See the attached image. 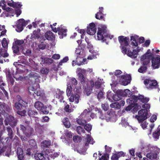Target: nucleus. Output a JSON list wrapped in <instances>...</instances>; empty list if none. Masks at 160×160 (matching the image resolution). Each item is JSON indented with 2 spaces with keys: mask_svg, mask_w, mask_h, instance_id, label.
Listing matches in <instances>:
<instances>
[{
  "mask_svg": "<svg viewBox=\"0 0 160 160\" xmlns=\"http://www.w3.org/2000/svg\"><path fill=\"white\" fill-rule=\"evenodd\" d=\"M64 92L63 91H59L58 93H57L56 98L60 99L61 102L63 99V97L62 96Z\"/></svg>",
  "mask_w": 160,
  "mask_h": 160,
  "instance_id": "32",
  "label": "nucleus"
},
{
  "mask_svg": "<svg viewBox=\"0 0 160 160\" xmlns=\"http://www.w3.org/2000/svg\"><path fill=\"white\" fill-rule=\"evenodd\" d=\"M70 81L71 83L70 85H71L73 88L75 87L78 84V81L75 78H72L70 79Z\"/></svg>",
  "mask_w": 160,
  "mask_h": 160,
  "instance_id": "31",
  "label": "nucleus"
},
{
  "mask_svg": "<svg viewBox=\"0 0 160 160\" xmlns=\"http://www.w3.org/2000/svg\"><path fill=\"white\" fill-rule=\"evenodd\" d=\"M29 76L30 77L33 78H34L35 80L40 78V76L38 74L36 73H30L29 74Z\"/></svg>",
  "mask_w": 160,
  "mask_h": 160,
  "instance_id": "39",
  "label": "nucleus"
},
{
  "mask_svg": "<svg viewBox=\"0 0 160 160\" xmlns=\"http://www.w3.org/2000/svg\"><path fill=\"white\" fill-rule=\"evenodd\" d=\"M47 109V107L43 105L40 111L44 114H48L49 113V111Z\"/></svg>",
  "mask_w": 160,
  "mask_h": 160,
  "instance_id": "45",
  "label": "nucleus"
},
{
  "mask_svg": "<svg viewBox=\"0 0 160 160\" xmlns=\"http://www.w3.org/2000/svg\"><path fill=\"white\" fill-rule=\"evenodd\" d=\"M137 96L133 95L132 97L127 99V102L131 105H133L136 104L135 103L137 102Z\"/></svg>",
  "mask_w": 160,
  "mask_h": 160,
  "instance_id": "19",
  "label": "nucleus"
},
{
  "mask_svg": "<svg viewBox=\"0 0 160 160\" xmlns=\"http://www.w3.org/2000/svg\"><path fill=\"white\" fill-rule=\"evenodd\" d=\"M119 158L118 154L117 153H113L111 157L112 160H118Z\"/></svg>",
  "mask_w": 160,
  "mask_h": 160,
  "instance_id": "58",
  "label": "nucleus"
},
{
  "mask_svg": "<svg viewBox=\"0 0 160 160\" xmlns=\"http://www.w3.org/2000/svg\"><path fill=\"white\" fill-rule=\"evenodd\" d=\"M29 145L32 149L34 151H37L38 146L36 141L34 139H31L28 141Z\"/></svg>",
  "mask_w": 160,
  "mask_h": 160,
  "instance_id": "17",
  "label": "nucleus"
},
{
  "mask_svg": "<svg viewBox=\"0 0 160 160\" xmlns=\"http://www.w3.org/2000/svg\"><path fill=\"white\" fill-rule=\"evenodd\" d=\"M46 39L48 40L52 41L55 40V36L53 33L51 31L47 32L44 34Z\"/></svg>",
  "mask_w": 160,
  "mask_h": 160,
  "instance_id": "15",
  "label": "nucleus"
},
{
  "mask_svg": "<svg viewBox=\"0 0 160 160\" xmlns=\"http://www.w3.org/2000/svg\"><path fill=\"white\" fill-rule=\"evenodd\" d=\"M12 49L14 53L17 54L19 51V48L17 45H13L12 47Z\"/></svg>",
  "mask_w": 160,
  "mask_h": 160,
  "instance_id": "43",
  "label": "nucleus"
},
{
  "mask_svg": "<svg viewBox=\"0 0 160 160\" xmlns=\"http://www.w3.org/2000/svg\"><path fill=\"white\" fill-rule=\"evenodd\" d=\"M51 145L50 140H44L41 142V146L44 148H49Z\"/></svg>",
  "mask_w": 160,
  "mask_h": 160,
  "instance_id": "29",
  "label": "nucleus"
},
{
  "mask_svg": "<svg viewBox=\"0 0 160 160\" xmlns=\"http://www.w3.org/2000/svg\"><path fill=\"white\" fill-rule=\"evenodd\" d=\"M35 94L38 97H40L42 95L44 94V92L40 90H38L36 92H34Z\"/></svg>",
  "mask_w": 160,
  "mask_h": 160,
  "instance_id": "62",
  "label": "nucleus"
},
{
  "mask_svg": "<svg viewBox=\"0 0 160 160\" xmlns=\"http://www.w3.org/2000/svg\"><path fill=\"white\" fill-rule=\"evenodd\" d=\"M92 88L89 87H88V89L86 88H85V90L87 91V94L88 96L91 93L92 90Z\"/></svg>",
  "mask_w": 160,
  "mask_h": 160,
  "instance_id": "55",
  "label": "nucleus"
},
{
  "mask_svg": "<svg viewBox=\"0 0 160 160\" xmlns=\"http://www.w3.org/2000/svg\"><path fill=\"white\" fill-rule=\"evenodd\" d=\"M50 27L52 29V30L55 32H57L58 31V34L59 35V38L61 39L63 37L67 36V29L65 28H63L62 27L56 28H54L52 25H50Z\"/></svg>",
  "mask_w": 160,
  "mask_h": 160,
  "instance_id": "5",
  "label": "nucleus"
},
{
  "mask_svg": "<svg viewBox=\"0 0 160 160\" xmlns=\"http://www.w3.org/2000/svg\"><path fill=\"white\" fill-rule=\"evenodd\" d=\"M146 157L148 158L151 160L157 159L158 157V154L155 152H150L147 154Z\"/></svg>",
  "mask_w": 160,
  "mask_h": 160,
  "instance_id": "18",
  "label": "nucleus"
},
{
  "mask_svg": "<svg viewBox=\"0 0 160 160\" xmlns=\"http://www.w3.org/2000/svg\"><path fill=\"white\" fill-rule=\"evenodd\" d=\"M64 110L68 112H71L72 110L71 109H70V106L68 104L66 105L64 108Z\"/></svg>",
  "mask_w": 160,
  "mask_h": 160,
  "instance_id": "56",
  "label": "nucleus"
},
{
  "mask_svg": "<svg viewBox=\"0 0 160 160\" xmlns=\"http://www.w3.org/2000/svg\"><path fill=\"white\" fill-rule=\"evenodd\" d=\"M87 33L90 35H93L96 32L97 29L94 23L92 22L87 27Z\"/></svg>",
  "mask_w": 160,
  "mask_h": 160,
  "instance_id": "11",
  "label": "nucleus"
},
{
  "mask_svg": "<svg viewBox=\"0 0 160 160\" xmlns=\"http://www.w3.org/2000/svg\"><path fill=\"white\" fill-rule=\"evenodd\" d=\"M49 71V69L47 68H42L40 70L41 72L43 74H47Z\"/></svg>",
  "mask_w": 160,
  "mask_h": 160,
  "instance_id": "48",
  "label": "nucleus"
},
{
  "mask_svg": "<svg viewBox=\"0 0 160 160\" xmlns=\"http://www.w3.org/2000/svg\"><path fill=\"white\" fill-rule=\"evenodd\" d=\"M33 131L34 129L32 128L31 127H28L24 133L27 137H29L32 135Z\"/></svg>",
  "mask_w": 160,
  "mask_h": 160,
  "instance_id": "21",
  "label": "nucleus"
},
{
  "mask_svg": "<svg viewBox=\"0 0 160 160\" xmlns=\"http://www.w3.org/2000/svg\"><path fill=\"white\" fill-rule=\"evenodd\" d=\"M17 153L18 160H24V157L23 155V151L21 148H18Z\"/></svg>",
  "mask_w": 160,
  "mask_h": 160,
  "instance_id": "20",
  "label": "nucleus"
},
{
  "mask_svg": "<svg viewBox=\"0 0 160 160\" xmlns=\"http://www.w3.org/2000/svg\"><path fill=\"white\" fill-rule=\"evenodd\" d=\"M79 80L80 81L81 84L83 85L86 82V79L83 74L81 73H79L78 74Z\"/></svg>",
  "mask_w": 160,
  "mask_h": 160,
  "instance_id": "28",
  "label": "nucleus"
},
{
  "mask_svg": "<svg viewBox=\"0 0 160 160\" xmlns=\"http://www.w3.org/2000/svg\"><path fill=\"white\" fill-rule=\"evenodd\" d=\"M46 45L43 43H41L38 45V48L39 49L43 50L45 48Z\"/></svg>",
  "mask_w": 160,
  "mask_h": 160,
  "instance_id": "63",
  "label": "nucleus"
},
{
  "mask_svg": "<svg viewBox=\"0 0 160 160\" xmlns=\"http://www.w3.org/2000/svg\"><path fill=\"white\" fill-rule=\"evenodd\" d=\"M62 122L67 128H69L71 126V124L68 118H65L62 120Z\"/></svg>",
  "mask_w": 160,
  "mask_h": 160,
  "instance_id": "25",
  "label": "nucleus"
},
{
  "mask_svg": "<svg viewBox=\"0 0 160 160\" xmlns=\"http://www.w3.org/2000/svg\"><path fill=\"white\" fill-rule=\"evenodd\" d=\"M118 40L120 44L122 52L124 54H126L127 49L126 47L129 45V38L128 37H124L123 36L118 37Z\"/></svg>",
  "mask_w": 160,
  "mask_h": 160,
  "instance_id": "3",
  "label": "nucleus"
},
{
  "mask_svg": "<svg viewBox=\"0 0 160 160\" xmlns=\"http://www.w3.org/2000/svg\"><path fill=\"white\" fill-rule=\"evenodd\" d=\"M2 44L3 48L7 49L8 47V43L6 38H3L2 39Z\"/></svg>",
  "mask_w": 160,
  "mask_h": 160,
  "instance_id": "38",
  "label": "nucleus"
},
{
  "mask_svg": "<svg viewBox=\"0 0 160 160\" xmlns=\"http://www.w3.org/2000/svg\"><path fill=\"white\" fill-rule=\"evenodd\" d=\"M148 112L147 109H142L138 111V115H136V118L139 122H142L147 118Z\"/></svg>",
  "mask_w": 160,
  "mask_h": 160,
  "instance_id": "4",
  "label": "nucleus"
},
{
  "mask_svg": "<svg viewBox=\"0 0 160 160\" xmlns=\"http://www.w3.org/2000/svg\"><path fill=\"white\" fill-rule=\"evenodd\" d=\"M24 41L22 40H17L15 42V45L18 46L22 45L23 44Z\"/></svg>",
  "mask_w": 160,
  "mask_h": 160,
  "instance_id": "46",
  "label": "nucleus"
},
{
  "mask_svg": "<svg viewBox=\"0 0 160 160\" xmlns=\"http://www.w3.org/2000/svg\"><path fill=\"white\" fill-rule=\"evenodd\" d=\"M53 61L52 59L51 58H46L44 59L43 64H50L53 62Z\"/></svg>",
  "mask_w": 160,
  "mask_h": 160,
  "instance_id": "34",
  "label": "nucleus"
},
{
  "mask_svg": "<svg viewBox=\"0 0 160 160\" xmlns=\"http://www.w3.org/2000/svg\"><path fill=\"white\" fill-rule=\"evenodd\" d=\"M20 129L22 131L23 133H24L28 127H26L23 125L22 124H20Z\"/></svg>",
  "mask_w": 160,
  "mask_h": 160,
  "instance_id": "60",
  "label": "nucleus"
},
{
  "mask_svg": "<svg viewBox=\"0 0 160 160\" xmlns=\"http://www.w3.org/2000/svg\"><path fill=\"white\" fill-rule=\"evenodd\" d=\"M19 97L20 98H18L19 101L15 103L14 106L16 109L18 110L17 113L21 116H24L26 113V111L24 110L25 105L27 103L22 100L20 96H19Z\"/></svg>",
  "mask_w": 160,
  "mask_h": 160,
  "instance_id": "2",
  "label": "nucleus"
},
{
  "mask_svg": "<svg viewBox=\"0 0 160 160\" xmlns=\"http://www.w3.org/2000/svg\"><path fill=\"white\" fill-rule=\"evenodd\" d=\"M77 131L79 134H81V132L84 133L85 131L84 129L81 126H78L77 128Z\"/></svg>",
  "mask_w": 160,
  "mask_h": 160,
  "instance_id": "42",
  "label": "nucleus"
},
{
  "mask_svg": "<svg viewBox=\"0 0 160 160\" xmlns=\"http://www.w3.org/2000/svg\"><path fill=\"white\" fill-rule=\"evenodd\" d=\"M43 105V104L41 102L39 101H37L34 104V107L35 108L38 110L39 111L42 109Z\"/></svg>",
  "mask_w": 160,
  "mask_h": 160,
  "instance_id": "27",
  "label": "nucleus"
},
{
  "mask_svg": "<svg viewBox=\"0 0 160 160\" xmlns=\"http://www.w3.org/2000/svg\"><path fill=\"white\" fill-rule=\"evenodd\" d=\"M152 56V54H150L149 55H148V54H145L144 55L142 56L140 60L142 64L145 66L149 64L150 59L151 60Z\"/></svg>",
  "mask_w": 160,
  "mask_h": 160,
  "instance_id": "10",
  "label": "nucleus"
},
{
  "mask_svg": "<svg viewBox=\"0 0 160 160\" xmlns=\"http://www.w3.org/2000/svg\"><path fill=\"white\" fill-rule=\"evenodd\" d=\"M72 89V88L71 85L69 86L68 85L66 90L67 94L68 96H69L71 95Z\"/></svg>",
  "mask_w": 160,
  "mask_h": 160,
  "instance_id": "44",
  "label": "nucleus"
},
{
  "mask_svg": "<svg viewBox=\"0 0 160 160\" xmlns=\"http://www.w3.org/2000/svg\"><path fill=\"white\" fill-rule=\"evenodd\" d=\"M4 121L6 125L7 126L9 124L12 128L16 126L17 123V119L11 115L8 116Z\"/></svg>",
  "mask_w": 160,
  "mask_h": 160,
  "instance_id": "6",
  "label": "nucleus"
},
{
  "mask_svg": "<svg viewBox=\"0 0 160 160\" xmlns=\"http://www.w3.org/2000/svg\"><path fill=\"white\" fill-rule=\"evenodd\" d=\"M38 114V112L36 111L29 110L28 111V115L31 117H34L35 116Z\"/></svg>",
  "mask_w": 160,
  "mask_h": 160,
  "instance_id": "35",
  "label": "nucleus"
},
{
  "mask_svg": "<svg viewBox=\"0 0 160 160\" xmlns=\"http://www.w3.org/2000/svg\"><path fill=\"white\" fill-rule=\"evenodd\" d=\"M88 136L87 139V141L91 144H93L94 143V141H93V138L90 136L89 135H88Z\"/></svg>",
  "mask_w": 160,
  "mask_h": 160,
  "instance_id": "61",
  "label": "nucleus"
},
{
  "mask_svg": "<svg viewBox=\"0 0 160 160\" xmlns=\"http://www.w3.org/2000/svg\"><path fill=\"white\" fill-rule=\"evenodd\" d=\"M147 69V68L146 66H142L139 68L138 70L139 72L142 73H144L145 72Z\"/></svg>",
  "mask_w": 160,
  "mask_h": 160,
  "instance_id": "37",
  "label": "nucleus"
},
{
  "mask_svg": "<svg viewBox=\"0 0 160 160\" xmlns=\"http://www.w3.org/2000/svg\"><path fill=\"white\" fill-rule=\"evenodd\" d=\"M84 129L88 132H90L92 128V126L90 124H86L84 126Z\"/></svg>",
  "mask_w": 160,
  "mask_h": 160,
  "instance_id": "40",
  "label": "nucleus"
},
{
  "mask_svg": "<svg viewBox=\"0 0 160 160\" xmlns=\"http://www.w3.org/2000/svg\"><path fill=\"white\" fill-rule=\"evenodd\" d=\"M108 154H105L102 156L98 160H108Z\"/></svg>",
  "mask_w": 160,
  "mask_h": 160,
  "instance_id": "52",
  "label": "nucleus"
},
{
  "mask_svg": "<svg viewBox=\"0 0 160 160\" xmlns=\"http://www.w3.org/2000/svg\"><path fill=\"white\" fill-rule=\"evenodd\" d=\"M98 112L96 113V114L99 117V118L102 119L104 118L103 116V114L102 111L100 109H98Z\"/></svg>",
  "mask_w": 160,
  "mask_h": 160,
  "instance_id": "49",
  "label": "nucleus"
},
{
  "mask_svg": "<svg viewBox=\"0 0 160 160\" xmlns=\"http://www.w3.org/2000/svg\"><path fill=\"white\" fill-rule=\"evenodd\" d=\"M152 66L153 69L159 68L160 67V55L154 57L152 54L151 58Z\"/></svg>",
  "mask_w": 160,
  "mask_h": 160,
  "instance_id": "8",
  "label": "nucleus"
},
{
  "mask_svg": "<svg viewBox=\"0 0 160 160\" xmlns=\"http://www.w3.org/2000/svg\"><path fill=\"white\" fill-rule=\"evenodd\" d=\"M27 24V23L23 19H19L17 22L16 30L19 32L22 31Z\"/></svg>",
  "mask_w": 160,
  "mask_h": 160,
  "instance_id": "9",
  "label": "nucleus"
},
{
  "mask_svg": "<svg viewBox=\"0 0 160 160\" xmlns=\"http://www.w3.org/2000/svg\"><path fill=\"white\" fill-rule=\"evenodd\" d=\"M160 135V128L158 127V130L155 131L152 134L153 137L155 139H158Z\"/></svg>",
  "mask_w": 160,
  "mask_h": 160,
  "instance_id": "30",
  "label": "nucleus"
},
{
  "mask_svg": "<svg viewBox=\"0 0 160 160\" xmlns=\"http://www.w3.org/2000/svg\"><path fill=\"white\" fill-rule=\"evenodd\" d=\"M40 30L39 29L34 30L30 38L32 40H34L36 39H39L40 38Z\"/></svg>",
  "mask_w": 160,
  "mask_h": 160,
  "instance_id": "14",
  "label": "nucleus"
},
{
  "mask_svg": "<svg viewBox=\"0 0 160 160\" xmlns=\"http://www.w3.org/2000/svg\"><path fill=\"white\" fill-rule=\"evenodd\" d=\"M81 50L79 49H76L75 52L76 56L77 57L76 59V62L78 63V64L79 65H82L83 61L84 60V59H82V57L81 55Z\"/></svg>",
  "mask_w": 160,
  "mask_h": 160,
  "instance_id": "12",
  "label": "nucleus"
},
{
  "mask_svg": "<svg viewBox=\"0 0 160 160\" xmlns=\"http://www.w3.org/2000/svg\"><path fill=\"white\" fill-rule=\"evenodd\" d=\"M6 84L4 82H3L2 80V79H0V88L2 91L5 90L4 86Z\"/></svg>",
  "mask_w": 160,
  "mask_h": 160,
  "instance_id": "54",
  "label": "nucleus"
},
{
  "mask_svg": "<svg viewBox=\"0 0 160 160\" xmlns=\"http://www.w3.org/2000/svg\"><path fill=\"white\" fill-rule=\"evenodd\" d=\"M99 11L96 14L95 18H99L98 16L100 13H103V8L102 7H100L99 8Z\"/></svg>",
  "mask_w": 160,
  "mask_h": 160,
  "instance_id": "50",
  "label": "nucleus"
},
{
  "mask_svg": "<svg viewBox=\"0 0 160 160\" xmlns=\"http://www.w3.org/2000/svg\"><path fill=\"white\" fill-rule=\"evenodd\" d=\"M6 128L8 133V135L9 138L11 140L12 139L13 136V132L12 128L10 126H8L6 127Z\"/></svg>",
  "mask_w": 160,
  "mask_h": 160,
  "instance_id": "23",
  "label": "nucleus"
},
{
  "mask_svg": "<svg viewBox=\"0 0 160 160\" xmlns=\"http://www.w3.org/2000/svg\"><path fill=\"white\" fill-rule=\"evenodd\" d=\"M77 123L79 125L84 126L86 123L87 122L86 120L83 119L82 118H79L77 120Z\"/></svg>",
  "mask_w": 160,
  "mask_h": 160,
  "instance_id": "33",
  "label": "nucleus"
},
{
  "mask_svg": "<svg viewBox=\"0 0 160 160\" xmlns=\"http://www.w3.org/2000/svg\"><path fill=\"white\" fill-rule=\"evenodd\" d=\"M106 28L104 27L98 28L97 36L98 40L105 41L107 38L111 39L112 38V36L111 37L110 35L107 33Z\"/></svg>",
  "mask_w": 160,
  "mask_h": 160,
  "instance_id": "1",
  "label": "nucleus"
},
{
  "mask_svg": "<svg viewBox=\"0 0 160 160\" xmlns=\"http://www.w3.org/2000/svg\"><path fill=\"white\" fill-rule=\"evenodd\" d=\"M112 98L115 101H118L120 100V98L118 96V95L114 94L113 95Z\"/></svg>",
  "mask_w": 160,
  "mask_h": 160,
  "instance_id": "59",
  "label": "nucleus"
},
{
  "mask_svg": "<svg viewBox=\"0 0 160 160\" xmlns=\"http://www.w3.org/2000/svg\"><path fill=\"white\" fill-rule=\"evenodd\" d=\"M48 155L45 151H42L41 153H38V160H46V158L48 157Z\"/></svg>",
  "mask_w": 160,
  "mask_h": 160,
  "instance_id": "16",
  "label": "nucleus"
},
{
  "mask_svg": "<svg viewBox=\"0 0 160 160\" xmlns=\"http://www.w3.org/2000/svg\"><path fill=\"white\" fill-rule=\"evenodd\" d=\"M103 95V94L102 91H100L98 94V99H101L102 98Z\"/></svg>",
  "mask_w": 160,
  "mask_h": 160,
  "instance_id": "64",
  "label": "nucleus"
},
{
  "mask_svg": "<svg viewBox=\"0 0 160 160\" xmlns=\"http://www.w3.org/2000/svg\"><path fill=\"white\" fill-rule=\"evenodd\" d=\"M101 82L99 80H97L95 82V86L97 89H99L101 87Z\"/></svg>",
  "mask_w": 160,
  "mask_h": 160,
  "instance_id": "51",
  "label": "nucleus"
},
{
  "mask_svg": "<svg viewBox=\"0 0 160 160\" xmlns=\"http://www.w3.org/2000/svg\"><path fill=\"white\" fill-rule=\"evenodd\" d=\"M38 99L40 101L43 102H46L47 101V98L44 93L40 97H39Z\"/></svg>",
  "mask_w": 160,
  "mask_h": 160,
  "instance_id": "36",
  "label": "nucleus"
},
{
  "mask_svg": "<svg viewBox=\"0 0 160 160\" xmlns=\"http://www.w3.org/2000/svg\"><path fill=\"white\" fill-rule=\"evenodd\" d=\"M9 137H7L5 138H0V141L2 144L4 145H9V144H11L10 143H9Z\"/></svg>",
  "mask_w": 160,
  "mask_h": 160,
  "instance_id": "26",
  "label": "nucleus"
},
{
  "mask_svg": "<svg viewBox=\"0 0 160 160\" xmlns=\"http://www.w3.org/2000/svg\"><path fill=\"white\" fill-rule=\"evenodd\" d=\"M139 100L141 102L143 103H147L149 100L148 98H145L144 96L140 95L137 96V100Z\"/></svg>",
  "mask_w": 160,
  "mask_h": 160,
  "instance_id": "24",
  "label": "nucleus"
},
{
  "mask_svg": "<svg viewBox=\"0 0 160 160\" xmlns=\"http://www.w3.org/2000/svg\"><path fill=\"white\" fill-rule=\"evenodd\" d=\"M134 106H133V111L134 112H137L139 109V107H140V106L138 105L137 104H136L133 105Z\"/></svg>",
  "mask_w": 160,
  "mask_h": 160,
  "instance_id": "53",
  "label": "nucleus"
},
{
  "mask_svg": "<svg viewBox=\"0 0 160 160\" xmlns=\"http://www.w3.org/2000/svg\"><path fill=\"white\" fill-rule=\"evenodd\" d=\"M74 97L75 103L77 104L79 102L80 98L79 95L78 94H76L75 95H74Z\"/></svg>",
  "mask_w": 160,
  "mask_h": 160,
  "instance_id": "57",
  "label": "nucleus"
},
{
  "mask_svg": "<svg viewBox=\"0 0 160 160\" xmlns=\"http://www.w3.org/2000/svg\"><path fill=\"white\" fill-rule=\"evenodd\" d=\"M138 36L136 35L131 36V44L133 46L137 47L138 46V44L136 40L138 39Z\"/></svg>",
  "mask_w": 160,
  "mask_h": 160,
  "instance_id": "22",
  "label": "nucleus"
},
{
  "mask_svg": "<svg viewBox=\"0 0 160 160\" xmlns=\"http://www.w3.org/2000/svg\"><path fill=\"white\" fill-rule=\"evenodd\" d=\"M123 95L124 96H126L128 95L131 96L132 95V92L130 90L128 89H125L123 92Z\"/></svg>",
  "mask_w": 160,
  "mask_h": 160,
  "instance_id": "41",
  "label": "nucleus"
},
{
  "mask_svg": "<svg viewBox=\"0 0 160 160\" xmlns=\"http://www.w3.org/2000/svg\"><path fill=\"white\" fill-rule=\"evenodd\" d=\"M143 82L146 86L148 85V86L147 87L148 89L156 88L158 87L157 82L155 80H151L146 79L144 80Z\"/></svg>",
  "mask_w": 160,
  "mask_h": 160,
  "instance_id": "7",
  "label": "nucleus"
},
{
  "mask_svg": "<svg viewBox=\"0 0 160 160\" xmlns=\"http://www.w3.org/2000/svg\"><path fill=\"white\" fill-rule=\"evenodd\" d=\"M7 4L10 7H12L13 8H16L17 9H20L22 6L21 2H15L12 0L8 1Z\"/></svg>",
  "mask_w": 160,
  "mask_h": 160,
  "instance_id": "13",
  "label": "nucleus"
},
{
  "mask_svg": "<svg viewBox=\"0 0 160 160\" xmlns=\"http://www.w3.org/2000/svg\"><path fill=\"white\" fill-rule=\"evenodd\" d=\"M73 140L74 142H80L82 140V138L78 136H75L73 137Z\"/></svg>",
  "mask_w": 160,
  "mask_h": 160,
  "instance_id": "47",
  "label": "nucleus"
}]
</instances>
